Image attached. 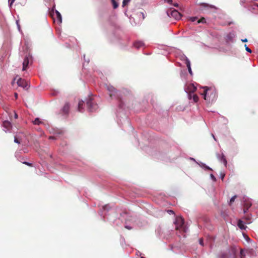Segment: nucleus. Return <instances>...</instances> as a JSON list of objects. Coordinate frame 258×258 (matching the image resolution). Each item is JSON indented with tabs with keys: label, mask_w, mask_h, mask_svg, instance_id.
Masks as SVG:
<instances>
[{
	"label": "nucleus",
	"mask_w": 258,
	"mask_h": 258,
	"mask_svg": "<svg viewBox=\"0 0 258 258\" xmlns=\"http://www.w3.org/2000/svg\"><path fill=\"white\" fill-rule=\"evenodd\" d=\"M184 223V221L182 217H177L175 222V224L176 225L175 229L177 230H182L184 232H185Z\"/></svg>",
	"instance_id": "7ed1b4c3"
},
{
	"label": "nucleus",
	"mask_w": 258,
	"mask_h": 258,
	"mask_svg": "<svg viewBox=\"0 0 258 258\" xmlns=\"http://www.w3.org/2000/svg\"><path fill=\"white\" fill-rule=\"evenodd\" d=\"M131 0H123L122 2V6L124 7L130 2Z\"/></svg>",
	"instance_id": "412c9836"
},
{
	"label": "nucleus",
	"mask_w": 258,
	"mask_h": 258,
	"mask_svg": "<svg viewBox=\"0 0 258 258\" xmlns=\"http://www.w3.org/2000/svg\"><path fill=\"white\" fill-rule=\"evenodd\" d=\"M3 126L4 127L9 130L12 127L11 123L8 121H5L3 122Z\"/></svg>",
	"instance_id": "9d476101"
},
{
	"label": "nucleus",
	"mask_w": 258,
	"mask_h": 258,
	"mask_svg": "<svg viewBox=\"0 0 258 258\" xmlns=\"http://www.w3.org/2000/svg\"><path fill=\"white\" fill-rule=\"evenodd\" d=\"M69 103H66L62 108V111L64 113L66 114L69 112Z\"/></svg>",
	"instance_id": "9b49d317"
},
{
	"label": "nucleus",
	"mask_w": 258,
	"mask_h": 258,
	"mask_svg": "<svg viewBox=\"0 0 258 258\" xmlns=\"http://www.w3.org/2000/svg\"><path fill=\"white\" fill-rule=\"evenodd\" d=\"M15 0H9V3L10 7H11L12 5L14 3Z\"/></svg>",
	"instance_id": "cd10ccee"
},
{
	"label": "nucleus",
	"mask_w": 258,
	"mask_h": 258,
	"mask_svg": "<svg viewBox=\"0 0 258 258\" xmlns=\"http://www.w3.org/2000/svg\"><path fill=\"white\" fill-rule=\"evenodd\" d=\"M204 167L207 170H212V169L210 167H209V166H207L206 165H204Z\"/></svg>",
	"instance_id": "7c9ffc66"
},
{
	"label": "nucleus",
	"mask_w": 258,
	"mask_h": 258,
	"mask_svg": "<svg viewBox=\"0 0 258 258\" xmlns=\"http://www.w3.org/2000/svg\"><path fill=\"white\" fill-rule=\"evenodd\" d=\"M168 3L171 4L172 0H165Z\"/></svg>",
	"instance_id": "f704fd0d"
},
{
	"label": "nucleus",
	"mask_w": 258,
	"mask_h": 258,
	"mask_svg": "<svg viewBox=\"0 0 258 258\" xmlns=\"http://www.w3.org/2000/svg\"><path fill=\"white\" fill-rule=\"evenodd\" d=\"M18 94L17 93H15V98L16 99H17L18 98Z\"/></svg>",
	"instance_id": "e433bc0d"
},
{
	"label": "nucleus",
	"mask_w": 258,
	"mask_h": 258,
	"mask_svg": "<svg viewBox=\"0 0 258 258\" xmlns=\"http://www.w3.org/2000/svg\"><path fill=\"white\" fill-rule=\"evenodd\" d=\"M14 142L16 143L20 144V141L18 139V138L16 137H15Z\"/></svg>",
	"instance_id": "a878e982"
},
{
	"label": "nucleus",
	"mask_w": 258,
	"mask_h": 258,
	"mask_svg": "<svg viewBox=\"0 0 258 258\" xmlns=\"http://www.w3.org/2000/svg\"><path fill=\"white\" fill-rule=\"evenodd\" d=\"M244 46H245V50H246L247 52H249V53H251V50L250 48H249L246 46V44H245Z\"/></svg>",
	"instance_id": "b1692460"
},
{
	"label": "nucleus",
	"mask_w": 258,
	"mask_h": 258,
	"mask_svg": "<svg viewBox=\"0 0 258 258\" xmlns=\"http://www.w3.org/2000/svg\"><path fill=\"white\" fill-rule=\"evenodd\" d=\"M167 212L169 213V214H174V212L172 211V210H168L167 211Z\"/></svg>",
	"instance_id": "2f4dec72"
},
{
	"label": "nucleus",
	"mask_w": 258,
	"mask_h": 258,
	"mask_svg": "<svg viewBox=\"0 0 258 258\" xmlns=\"http://www.w3.org/2000/svg\"><path fill=\"white\" fill-rule=\"evenodd\" d=\"M106 89L109 92V96L111 98H112L113 96L116 97L117 99L121 103L122 99L120 96V92H117L115 88L112 86L107 85L106 86Z\"/></svg>",
	"instance_id": "f03ea898"
},
{
	"label": "nucleus",
	"mask_w": 258,
	"mask_h": 258,
	"mask_svg": "<svg viewBox=\"0 0 258 258\" xmlns=\"http://www.w3.org/2000/svg\"><path fill=\"white\" fill-rule=\"evenodd\" d=\"M86 104L87 105L88 109L90 112H93L98 108L97 104L93 102L92 98H89L87 100Z\"/></svg>",
	"instance_id": "20e7f679"
},
{
	"label": "nucleus",
	"mask_w": 258,
	"mask_h": 258,
	"mask_svg": "<svg viewBox=\"0 0 258 258\" xmlns=\"http://www.w3.org/2000/svg\"><path fill=\"white\" fill-rule=\"evenodd\" d=\"M254 6H255L256 7H257L258 8V4H255Z\"/></svg>",
	"instance_id": "a19ab883"
},
{
	"label": "nucleus",
	"mask_w": 258,
	"mask_h": 258,
	"mask_svg": "<svg viewBox=\"0 0 258 258\" xmlns=\"http://www.w3.org/2000/svg\"><path fill=\"white\" fill-rule=\"evenodd\" d=\"M17 84L19 86L23 87L24 89H27L28 83L26 81L22 78H19L17 81Z\"/></svg>",
	"instance_id": "423d86ee"
},
{
	"label": "nucleus",
	"mask_w": 258,
	"mask_h": 258,
	"mask_svg": "<svg viewBox=\"0 0 258 258\" xmlns=\"http://www.w3.org/2000/svg\"><path fill=\"white\" fill-rule=\"evenodd\" d=\"M241 41L243 42H247V39L246 38H245L244 39H242Z\"/></svg>",
	"instance_id": "c9c22d12"
},
{
	"label": "nucleus",
	"mask_w": 258,
	"mask_h": 258,
	"mask_svg": "<svg viewBox=\"0 0 258 258\" xmlns=\"http://www.w3.org/2000/svg\"><path fill=\"white\" fill-rule=\"evenodd\" d=\"M206 23V19L204 17L201 18L200 19H199L198 21V23Z\"/></svg>",
	"instance_id": "aec40b11"
},
{
	"label": "nucleus",
	"mask_w": 258,
	"mask_h": 258,
	"mask_svg": "<svg viewBox=\"0 0 258 258\" xmlns=\"http://www.w3.org/2000/svg\"><path fill=\"white\" fill-rule=\"evenodd\" d=\"M237 196H234L233 197H232L230 200V202H229V205H231L232 203H233L235 200V199L236 198Z\"/></svg>",
	"instance_id": "f3484780"
},
{
	"label": "nucleus",
	"mask_w": 258,
	"mask_h": 258,
	"mask_svg": "<svg viewBox=\"0 0 258 258\" xmlns=\"http://www.w3.org/2000/svg\"><path fill=\"white\" fill-rule=\"evenodd\" d=\"M251 206V203L250 202L245 201L243 205V212L245 213Z\"/></svg>",
	"instance_id": "6e6552de"
},
{
	"label": "nucleus",
	"mask_w": 258,
	"mask_h": 258,
	"mask_svg": "<svg viewBox=\"0 0 258 258\" xmlns=\"http://www.w3.org/2000/svg\"><path fill=\"white\" fill-rule=\"evenodd\" d=\"M56 14L57 19L61 22V17L60 14L57 11H56Z\"/></svg>",
	"instance_id": "a211bd4d"
},
{
	"label": "nucleus",
	"mask_w": 258,
	"mask_h": 258,
	"mask_svg": "<svg viewBox=\"0 0 258 258\" xmlns=\"http://www.w3.org/2000/svg\"><path fill=\"white\" fill-rule=\"evenodd\" d=\"M204 92L202 94L205 100L210 102L216 100L217 97V92L214 88L204 87Z\"/></svg>",
	"instance_id": "f257e3e1"
},
{
	"label": "nucleus",
	"mask_w": 258,
	"mask_h": 258,
	"mask_svg": "<svg viewBox=\"0 0 258 258\" xmlns=\"http://www.w3.org/2000/svg\"><path fill=\"white\" fill-rule=\"evenodd\" d=\"M174 6L177 7L178 6V4H174Z\"/></svg>",
	"instance_id": "37998d69"
},
{
	"label": "nucleus",
	"mask_w": 258,
	"mask_h": 258,
	"mask_svg": "<svg viewBox=\"0 0 258 258\" xmlns=\"http://www.w3.org/2000/svg\"><path fill=\"white\" fill-rule=\"evenodd\" d=\"M53 138H54V137H49V139H53Z\"/></svg>",
	"instance_id": "79ce46f5"
},
{
	"label": "nucleus",
	"mask_w": 258,
	"mask_h": 258,
	"mask_svg": "<svg viewBox=\"0 0 258 258\" xmlns=\"http://www.w3.org/2000/svg\"><path fill=\"white\" fill-rule=\"evenodd\" d=\"M18 117V114L16 113H15V118H17Z\"/></svg>",
	"instance_id": "4c0bfd02"
},
{
	"label": "nucleus",
	"mask_w": 258,
	"mask_h": 258,
	"mask_svg": "<svg viewBox=\"0 0 258 258\" xmlns=\"http://www.w3.org/2000/svg\"><path fill=\"white\" fill-rule=\"evenodd\" d=\"M143 45L144 43L141 41H137L134 43V46L138 48L141 47Z\"/></svg>",
	"instance_id": "f8f14e48"
},
{
	"label": "nucleus",
	"mask_w": 258,
	"mask_h": 258,
	"mask_svg": "<svg viewBox=\"0 0 258 258\" xmlns=\"http://www.w3.org/2000/svg\"><path fill=\"white\" fill-rule=\"evenodd\" d=\"M246 219L247 220H250V218L248 217H246Z\"/></svg>",
	"instance_id": "ea45409f"
},
{
	"label": "nucleus",
	"mask_w": 258,
	"mask_h": 258,
	"mask_svg": "<svg viewBox=\"0 0 258 258\" xmlns=\"http://www.w3.org/2000/svg\"><path fill=\"white\" fill-rule=\"evenodd\" d=\"M186 64L187 68H188V67H190V61L189 60H188V59L186 60Z\"/></svg>",
	"instance_id": "393cba45"
},
{
	"label": "nucleus",
	"mask_w": 258,
	"mask_h": 258,
	"mask_svg": "<svg viewBox=\"0 0 258 258\" xmlns=\"http://www.w3.org/2000/svg\"><path fill=\"white\" fill-rule=\"evenodd\" d=\"M240 258H244V257H241Z\"/></svg>",
	"instance_id": "a18cd8bd"
},
{
	"label": "nucleus",
	"mask_w": 258,
	"mask_h": 258,
	"mask_svg": "<svg viewBox=\"0 0 258 258\" xmlns=\"http://www.w3.org/2000/svg\"><path fill=\"white\" fill-rule=\"evenodd\" d=\"M106 207V206H104L103 208L105 209Z\"/></svg>",
	"instance_id": "c03bdc74"
},
{
	"label": "nucleus",
	"mask_w": 258,
	"mask_h": 258,
	"mask_svg": "<svg viewBox=\"0 0 258 258\" xmlns=\"http://www.w3.org/2000/svg\"><path fill=\"white\" fill-rule=\"evenodd\" d=\"M84 102L81 100L79 102L78 110L79 112H82V106L83 105Z\"/></svg>",
	"instance_id": "ddd939ff"
},
{
	"label": "nucleus",
	"mask_w": 258,
	"mask_h": 258,
	"mask_svg": "<svg viewBox=\"0 0 258 258\" xmlns=\"http://www.w3.org/2000/svg\"><path fill=\"white\" fill-rule=\"evenodd\" d=\"M210 176H211V178H212L214 181H215V180H216V178H215V177L213 175V174H211Z\"/></svg>",
	"instance_id": "c85d7f7f"
},
{
	"label": "nucleus",
	"mask_w": 258,
	"mask_h": 258,
	"mask_svg": "<svg viewBox=\"0 0 258 258\" xmlns=\"http://www.w3.org/2000/svg\"><path fill=\"white\" fill-rule=\"evenodd\" d=\"M29 63V56H26L23 63V71H25L28 66Z\"/></svg>",
	"instance_id": "0eeeda50"
},
{
	"label": "nucleus",
	"mask_w": 258,
	"mask_h": 258,
	"mask_svg": "<svg viewBox=\"0 0 258 258\" xmlns=\"http://www.w3.org/2000/svg\"><path fill=\"white\" fill-rule=\"evenodd\" d=\"M188 72L189 73L191 74H192V72H191V68L190 67H188Z\"/></svg>",
	"instance_id": "72a5a7b5"
},
{
	"label": "nucleus",
	"mask_w": 258,
	"mask_h": 258,
	"mask_svg": "<svg viewBox=\"0 0 258 258\" xmlns=\"http://www.w3.org/2000/svg\"><path fill=\"white\" fill-rule=\"evenodd\" d=\"M197 90V88L193 84H189L185 87V90L187 93H194Z\"/></svg>",
	"instance_id": "39448f33"
},
{
	"label": "nucleus",
	"mask_w": 258,
	"mask_h": 258,
	"mask_svg": "<svg viewBox=\"0 0 258 258\" xmlns=\"http://www.w3.org/2000/svg\"><path fill=\"white\" fill-rule=\"evenodd\" d=\"M23 163L25 165H27L29 166H32V163H29V162H23Z\"/></svg>",
	"instance_id": "bb28decb"
},
{
	"label": "nucleus",
	"mask_w": 258,
	"mask_h": 258,
	"mask_svg": "<svg viewBox=\"0 0 258 258\" xmlns=\"http://www.w3.org/2000/svg\"><path fill=\"white\" fill-rule=\"evenodd\" d=\"M41 123H42L41 121L40 120V119L39 118H36L34 121H33V123L34 124H37V125H39Z\"/></svg>",
	"instance_id": "2eb2a0df"
},
{
	"label": "nucleus",
	"mask_w": 258,
	"mask_h": 258,
	"mask_svg": "<svg viewBox=\"0 0 258 258\" xmlns=\"http://www.w3.org/2000/svg\"><path fill=\"white\" fill-rule=\"evenodd\" d=\"M125 228L128 229H131V228L129 227L128 226H125Z\"/></svg>",
	"instance_id": "58836bf2"
},
{
	"label": "nucleus",
	"mask_w": 258,
	"mask_h": 258,
	"mask_svg": "<svg viewBox=\"0 0 258 258\" xmlns=\"http://www.w3.org/2000/svg\"><path fill=\"white\" fill-rule=\"evenodd\" d=\"M188 93V98L189 99H191L192 98V95H194V93Z\"/></svg>",
	"instance_id": "5701e85b"
},
{
	"label": "nucleus",
	"mask_w": 258,
	"mask_h": 258,
	"mask_svg": "<svg viewBox=\"0 0 258 258\" xmlns=\"http://www.w3.org/2000/svg\"><path fill=\"white\" fill-rule=\"evenodd\" d=\"M237 225L238 227L242 230L245 229L246 226L244 225L243 221L241 220L238 221Z\"/></svg>",
	"instance_id": "1a4fd4ad"
},
{
	"label": "nucleus",
	"mask_w": 258,
	"mask_h": 258,
	"mask_svg": "<svg viewBox=\"0 0 258 258\" xmlns=\"http://www.w3.org/2000/svg\"><path fill=\"white\" fill-rule=\"evenodd\" d=\"M192 99L195 102H197L199 101V97L196 94H194L192 95Z\"/></svg>",
	"instance_id": "dca6fc26"
},
{
	"label": "nucleus",
	"mask_w": 258,
	"mask_h": 258,
	"mask_svg": "<svg viewBox=\"0 0 258 258\" xmlns=\"http://www.w3.org/2000/svg\"><path fill=\"white\" fill-rule=\"evenodd\" d=\"M221 160L223 161V163L226 166L227 164V161H226V159L225 156L223 154L222 155Z\"/></svg>",
	"instance_id": "6ab92c4d"
},
{
	"label": "nucleus",
	"mask_w": 258,
	"mask_h": 258,
	"mask_svg": "<svg viewBox=\"0 0 258 258\" xmlns=\"http://www.w3.org/2000/svg\"><path fill=\"white\" fill-rule=\"evenodd\" d=\"M197 17H191L190 18V20L192 22H195L196 20H197Z\"/></svg>",
	"instance_id": "c756f323"
},
{
	"label": "nucleus",
	"mask_w": 258,
	"mask_h": 258,
	"mask_svg": "<svg viewBox=\"0 0 258 258\" xmlns=\"http://www.w3.org/2000/svg\"><path fill=\"white\" fill-rule=\"evenodd\" d=\"M240 257L245 256L244 252L242 249H241V250H240Z\"/></svg>",
	"instance_id": "4be33fe9"
},
{
	"label": "nucleus",
	"mask_w": 258,
	"mask_h": 258,
	"mask_svg": "<svg viewBox=\"0 0 258 258\" xmlns=\"http://www.w3.org/2000/svg\"><path fill=\"white\" fill-rule=\"evenodd\" d=\"M200 244L201 245H203V239H200Z\"/></svg>",
	"instance_id": "473e14b6"
},
{
	"label": "nucleus",
	"mask_w": 258,
	"mask_h": 258,
	"mask_svg": "<svg viewBox=\"0 0 258 258\" xmlns=\"http://www.w3.org/2000/svg\"><path fill=\"white\" fill-rule=\"evenodd\" d=\"M172 14L176 16V19H180L181 18L180 14L177 11H173Z\"/></svg>",
	"instance_id": "4468645a"
}]
</instances>
